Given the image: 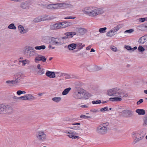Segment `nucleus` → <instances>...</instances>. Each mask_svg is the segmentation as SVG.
Returning a JSON list of instances; mask_svg holds the SVG:
<instances>
[{"label": "nucleus", "instance_id": "nucleus-15", "mask_svg": "<svg viewBox=\"0 0 147 147\" xmlns=\"http://www.w3.org/2000/svg\"><path fill=\"white\" fill-rule=\"evenodd\" d=\"M59 8L65 9L68 8H71L73 6L69 4L65 3H59Z\"/></svg>", "mask_w": 147, "mask_h": 147}, {"label": "nucleus", "instance_id": "nucleus-33", "mask_svg": "<svg viewBox=\"0 0 147 147\" xmlns=\"http://www.w3.org/2000/svg\"><path fill=\"white\" fill-rule=\"evenodd\" d=\"M35 49L37 50H40L41 49H45L46 48L45 45H41L39 46H36L35 47Z\"/></svg>", "mask_w": 147, "mask_h": 147}, {"label": "nucleus", "instance_id": "nucleus-19", "mask_svg": "<svg viewBox=\"0 0 147 147\" xmlns=\"http://www.w3.org/2000/svg\"><path fill=\"white\" fill-rule=\"evenodd\" d=\"M77 31L79 35H83L86 32V30L83 28H78L77 29Z\"/></svg>", "mask_w": 147, "mask_h": 147}, {"label": "nucleus", "instance_id": "nucleus-36", "mask_svg": "<svg viewBox=\"0 0 147 147\" xmlns=\"http://www.w3.org/2000/svg\"><path fill=\"white\" fill-rule=\"evenodd\" d=\"M8 28L11 29L15 30L16 28V27L15 26L14 24L13 23H12L9 25Z\"/></svg>", "mask_w": 147, "mask_h": 147}, {"label": "nucleus", "instance_id": "nucleus-41", "mask_svg": "<svg viewBox=\"0 0 147 147\" xmlns=\"http://www.w3.org/2000/svg\"><path fill=\"white\" fill-rule=\"evenodd\" d=\"M55 43V45H60L64 43V42H61V40H58V41L56 40Z\"/></svg>", "mask_w": 147, "mask_h": 147}, {"label": "nucleus", "instance_id": "nucleus-34", "mask_svg": "<svg viewBox=\"0 0 147 147\" xmlns=\"http://www.w3.org/2000/svg\"><path fill=\"white\" fill-rule=\"evenodd\" d=\"M102 69V67L97 65H95L94 66L93 70L94 71H96L100 70Z\"/></svg>", "mask_w": 147, "mask_h": 147}, {"label": "nucleus", "instance_id": "nucleus-16", "mask_svg": "<svg viewBox=\"0 0 147 147\" xmlns=\"http://www.w3.org/2000/svg\"><path fill=\"white\" fill-rule=\"evenodd\" d=\"M23 76L20 74H18L15 77L16 80H14L15 84L19 83L21 79L23 78Z\"/></svg>", "mask_w": 147, "mask_h": 147}, {"label": "nucleus", "instance_id": "nucleus-45", "mask_svg": "<svg viewBox=\"0 0 147 147\" xmlns=\"http://www.w3.org/2000/svg\"><path fill=\"white\" fill-rule=\"evenodd\" d=\"M134 31V30L133 29H129L128 30H125L124 31V33H131Z\"/></svg>", "mask_w": 147, "mask_h": 147}, {"label": "nucleus", "instance_id": "nucleus-31", "mask_svg": "<svg viewBox=\"0 0 147 147\" xmlns=\"http://www.w3.org/2000/svg\"><path fill=\"white\" fill-rule=\"evenodd\" d=\"M144 137V136H140V138H135L133 142V144H135L137 143L138 142L142 140Z\"/></svg>", "mask_w": 147, "mask_h": 147}, {"label": "nucleus", "instance_id": "nucleus-56", "mask_svg": "<svg viewBox=\"0 0 147 147\" xmlns=\"http://www.w3.org/2000/svg\"><path fill=\"white\" fill-rule=\"evenodd\" d=\"M143 102V100L142 99H140L137 102V104L139 105Z\"/></svg>", "mask_w": 147, "mask_h": 147}, {"label": "nucleus", "instance_id": "nucleus-7", "mask_svg": "<svg viewBox=\"0 0 147 147\" xmlns=\"http://www.w3.org/2000/svg\"><path fill=\"white\" fill-rule=\"evenodd\" d=\"M73 97L76 100H86L90 97L89 96H86L85 94L83 95L75 93H73Z\"/></svg>", "mask_w": 147, "mask_h": 147}, {"label": "nucleus", "instance_id": "nucleus-20", "mask_svg": "<svg viewBox=\"0 0 147 147\" xmlns=\"http://www.w3.org/2000/svg\"><path fill=\"white\" fill-rule=\"evenodd\" d=\"M146 37L145 36H142L140 38L138 42L140 44H142L146 41Z\"/></svg>", "mask_w": 147, "mask_h": 147}, {"label": "nucleus", "instance_id": "nucleus-22", "mask_svg": "<svg viewBox=\"0 0 147 147\" xmlns=\"http://www.w3.org/2000/svg\"><path fill=\"white\" fill-rule=\"evenodd\" d=\"M109 100L113 102L120 101L122 100L121 98L119 97H115L114 98H109Z\"/></svg>", "mask_w": 147, "mask_h": 147}, {"label": "nucleus", "instance_id": "nucleus-29", "mask_svg": "<svg viewBox=\"0 0 147 147\" xmlns=\"http://www.w3.org/2000/svg\"><path fill=\"white\" fill-rule=\"evenodd\" d=\"M27 100H33L35 99V98L31 94H26Z\"/></svg>", "mask_w": 147, "mask_h": 147}, {"label": "nucleus", "instance_id": "nucleus-27", "mask_svg": "<svg viewBox=\"0 0 147 147\" xmlns=\"http://www.w3.org/2000/svg\"><path fill=\"white\" fill-rule=\"evenodd\" d=\"M78 134L74 131V133L73 134L70 135L69 136V137L70 138H74L75 139H78L80 138V137L76 135H78Z\"/></svg>", "mask_w": 147, "mask_h": 147}, {"label": "nucleus", "instance_id": "nucleus-49", "mask_svg": "<svg viewBox=\"0 0 147 147\" xmlns=\"http://www.w3.org/2000/svg\"><path fill=\"white\" fill-rule=\"evenodd\" d=\"M6 83L7 84H15L14 80L11 81L8 80L6 81Z\"/></svg>", "mask_w": 147, "mask_h": 147}, {"label": "nucleus", "instance_id": "nucleus-1", "mask_svg": "<svg viewBox=\"0 0 147 147\" xmlns=\"http://www.w3.org/2000/svg\"><path fill=\"white\" fill-rule=\"evenodd\" d=\"M13 108L10 105H0V114H10L13 113Z\"/></svg>", "mask_w": 147, "mask_h": 147}, {"label": "nucleus", "instance_id": "nucleus-61", "mask_svg": "<svg viewBox=\"0 0 147 147\" xmlns=\"http://www.w3.org/2000/svg\"><path fill=\"white\" fill-rule=\"evenodd\" d=\"M22 100H27V96H26V94L24 96H22Z\"/></svg>", "mask_w": 147, "mask_h": 147}, {"label": "nucleus", "instance_id": "nucleus-14", "mask_svg": "<svg viewBox=\"0 0 147 147\" xmlns=\"http://www.w3.org/2000/svg\"><path fill=\"white\" fill-rule=\"evenodd\" d=\"M84 13L89 16H91L92 15V12L91 9L89 7H87L84 8L82 10Z\"/></svg>", "mask_w": 147, "mask_h": 147}, {"label": "nucleus", "instance_id": "nucleus-51", "mask_svg": "<svg viewBox=\"0 0 147 147\" xmlns=\"http://www.w3.org/2000/svg\"><path fill=\"white\" fill-rule=\"evenodd\" d=\"M111 49L114 52H116L117 50V48L114 46H113L111 47Z\"/></svg>", "mask_w": 147, "mask_h": 147}, {"label": "nucleus", "instance_id": "nucleus-4", "mask_svg": "<svg viewBox=\"0 0 147 147\" xmlns=\"http://www.w3.org/2000/svg\"><path fill=\"white\" fill-rule=\"evenodd\" d=\"M115 96L120 98H125L128 96V94L123 90L117 88Z\"/></svg>", "mask_w": 147, "mask_h": 147}, {"label": "nucleus", "instance_id": "nucleus-37", "mask_svg": "<svg viewBox=\"0 0 147 147\" xmlns=\"http://www.w3.org/2000/svg\"><path fill=\"white\" fill-rule=\"evenodd\" d=\"M107 29V28L106 27L100 28L99 30V32L101 33H104L106 32Z\"/></svg>", "mask_w": 147, "mask_h": 147}, {"label": "nucleus", "instance_id": "nucleus-55", "mask_svg": "<svg viewBox=\"0 0 147 147\" xmlns=\"http://www.w3.org/2000/svg\"><path fill=\"white\" fill-rule=\"evenodd\" d=\"M67 36H66L65 37H61L60 38L58 39V40H61V39H67Z\"/></svg>", "mask_w": 147, "mask_h": 147}, {"label": "nucleus", "instance_id": "nucleus-39", "mask_svg": "<svg viewBox=\"0 0 147 147\" xmlns=\"http://www.w3.org/2000/svg\"><path fill=\"white\" fill-rule=\"evenodd\" d=\"M53 9H56L59 8V4L57 3L56 4H53Z\"/></svg>", "mask_w": 147, "mask_h": 147}, {"label": "nucleus", "instance_id": "nucleus-25", "mask_svg": "<svg viewBox=\"0 0 147 147\" xmlns=\"http://www.w3.org/2000/svg\"><path fill=\"white\" fill-rule=\"evenodd\" d=\"M71 88L70 87L68 88H65L63 91L62 92V94L63 95H67L69 92L71 90Z\"/></svg>", "mask_w": 147, "mask_h": 147}, {"label": "nucleus", "instance_id": "nucleus-44", "mask_svg": "<svg viewBox=\"0 0 147 147\" xmlns=\"http://www.w3.org/2000/svg\"><path fill=\"white\" fill-rule=\"evenodd\" d=\"M56 38L53 37L50 42V43L51 44L53 45H55V42H56V40H55Z\"/></svg>", "mask_w": 147, "mask_h": 147}, {"label": "nucleus", "instance_id": "nucleus-53", "mask_svg": "<svg viewBox=\"0 0 147 147\" xmlns=\"http://www.w3.org/2000/svg\"><path fill=\"white\" fill-rule=\"evenodd\" d=\"M22 62L23 65H25L26 63H28L29 62V61L28 60L25 59V60L22 61Z\"/></svg>", "mask_w": 147, "mask_h": 147}, {"label": "nucleus", "instance_id": "nucleus-10", "mask_svg": "<svg viewBox=\"0 0 147 147\" xmlns=\"http://www.w3.org/2000/svg\"><path fill=\"white\" fill-rule=\"evenodd\" d=\"M36 57L34 59V61L36 63H38V62L39 61H42L43 62H45L47 60V59L45 57V56L40 55L37 53L36 56H34Z\"/></svg>", "mask_w": 147, "mask_h": 147}, {"label": "nucleus", "instance_id": "nucleus-63", "mask_svg": "<svg viewBox=\"0 0 147 147\" xmlns=\"http://www.w3.org/2000/svg\"><path fill=\"white\" fill-rule=\"evenodd\" d=\"M145 21V18H141L140 19V21L141 22H143Z\"/></svg>", "mask_w": 147, "mask_h": 147}, {"label": "nucleus", "instance_id": "nucleus-11", "mask_svg": "<svg viewBox=\"0 0 147 147\" xmlns=\"http://www.w3.org/2000/svg\"><path fill=\"white\" fill-rule=\"evenodd\" d=\"M122 115L127 118L132 117L134 115L133 112L129 110H123L122 112Z\"/></svg>", "mask_w": 147, "mask_h": 147}, {"label": "nucleus", "instance_id": "nucleus-24", "mask_svg": "<svg viewBox=\"0 0 147 147\" xmlns=\"http://www.w3.org/2000/svg\"><path fill=\"white\" fill-rule=\"evenodd\" d=\"M132 137L135 138H136L138 137L143 136L139 132H134L132 134Z\"/></svg>", "mask_w": 147, "mask_h": 147}, {"label": "nucleus", "instance_id": "nucleus-59", "mask_svg": "<svg viewBox=\"0 0 147 147\" xmlns=\"http://www.w3.org/2000/svg\"><path fill=\"white\" fill-rule=\"evenodd\" d=\"M18 28L21 31L23 30V29H24V28L22 25H20L18 26Z\"/></svg>", "mask_w": 147, "mask_h": 147}, {"label": "nucleus", "instance_id": "nucleus-57", "mask_svg": "<svg viewBox=\"0 0 147 147\" xmlns=\"http://www.w3.org/2000/svg\"><path fill=\"white\" fill-rule=\"evenodd\" d=\"M125 48L127 50H131L132 49L131 47L129 46H125Z\"/></svg>", "mask_w": 147, "mask_h": 147}, {"label": "nucleus", "instance_id": "nucleus-6", "mask_svg": "<svg viewBox=\"0 0 147 147\" xmlns=\"http://www.w3.org/2000/svg\"><path fill=\"white\" fill-rule=\"evenodd\" d=\"M37 139L40 141H44L46 140L47 136L46 134L42 131H38L36 134Z\"/></svg>", "mask_w": 147, "mask_h": 147}, {"label": "nucleus", "instance_id": "nucleus-54", "mask_svg": "<svg viewBox=\"0 0 147 147\" xmlns=\"http://www.w3.org/2000/svg\"><path fill=\"white\" fill-rule=\"evenodd\" d=\"M65 79H69L72 78L71 76L67 74H65L64 75Z\"/></svg>", "mask_w": 147, "mask_h": 147}, {"label": "nucleus", "instance_id": "nucleus-38", "mask_svg": "<svg viewBox=\"0 0 147 147\" xmlns=\"http://www.w3.org/2000/svg\"><path fill=\"white\" fill-rule=\"evenodd\" d=\"M41 19L42 21H43L46 20H48L49 19V17L48 16H41Z\"/></svg>", "mask_w": 147, "mask_h": 147}, {"label": "nucleus", "instance_id": "nucleus-47", "mask_svg": "<svg viewBox=\"0 0 147 147\" xmlns=\"http://www.w3.org/2000/svg\"><path fill=\"white\" fill-rule=\"evenodd\" d=\"M80 117L81 118H84L85 119H86L90 118H91V117L90 116H86L83 115H81L80 116Z\"/></svg>", "mask_w": 147, "mask_h": 147}, {"label": "nucleus", "instance_id": "nucleus-52", "mask_svg": "<svg viewBox=\"0 0 147 147\" xmlns=\"http://www.w3.org/2000/svg\"><path fill=\"white\" fill-rule=\"evenodd\" d=\"M28 30L27 29H23V30H21L20 31V33L21 34H24L27 32H28Z\"/></svg>", "mask_w": 147, "mask_h": 147}, {"label": "nucleus", "instance_id": "nucleus-64", "mask_svg": "<svg viewBox=\"0 0 147 147\" xmlns=\"http://www.w3.org/2000/svg\"><path fill=\"white\" fill-rule=\"evenodd\" d=\"M13 98L15 100V101H17L18 100V97L14 96L13 97Z\"/></svg>", "mask_w": 147, "mask_h": 147}, {"label": "nucleus", "instance_id": "nucleus-17", "mask_svg": "<svg viewBox=\"0 0 147 147\" xmlns=\"http://www.w3.org/2000/svg\"><path fill=\"white\" fill-rule=\"evenodd\" d=\"M45 75L47 76L50 78H54L55 77V74L53 71H47Z\"/></svg>", "mask_w": 147, "mask_h": 147}, {"label": "nucleus", "instance_id": "nucleus-18", "mask_svg": "<svg viewBox=\"0 0 147 147\" xmlns=\"http://www.w3.org/2000/svg\"><path fill=\"white\" fill-rule=\"evenodd\" d=\"M76 34V33L75 32H70L64 33V35L67 36L68 38H72L74 35Z\"/></svg>", "mask_w": 147, "mask_h": 147}, {"label": "nucleus", "instance_id": "nucleus-26", "mask_svg": "<svg viewBox=\"0 0 147 147\" xmlns=\"http://www.w3.org/2000/svg\"><path fill=\"white\" fill-rule=\"evenodd\" d=\"M115 34L112 30L106 33V35L108 37H111L115 35Z\"/></svg>", "mask_w": 147, "mask_h": 147}, {"label": "nucleus", "instance_id": "nucleus-48", "mask_svg": "<svg viewBox=\"0 0 147 147\" xmlns=\"http://www.w3.org/2000/svg\"><path fill=\"white\" fill-rule=\"evenodd\" d=\"M101 103V101L99 100H97L96 101H92V104H98Z\"/></svg>", "mask_w": 147, "mask_h": 147}, {"label": "nucleus", "instance_id": "nucleus-8", "mask_svg": "<svg viewBox=\"0 0 147 147\" xmlns=\"http://www.w3.org/2000/svg\"><path fill=\"white\" fill-rule=\"evenodd\" d=\"M104 12L102 9L96 7H92V17H94L98 15L101 14Z\"/></svg>", "mask_w": 147, "mask_h": 147}, {"label": "nucleus", "instance_id": "nucleus-28", "mask_svg": "<svg viewBox=\"0 0 147 147\" xmlns=\"http://www.w3.org/2000/svg\"><path fill=\"white\" fill-rule=\"evenodd\" d=\"M61 98L60 97H55L52 98V100L54 102L58 103L61 101Z\"/></svg>", "mask_w": 147, "mask_h": 147}, {"label": "nucleus", "instance_id": "nucleus-50", "mask_svg": "<svg viewBox=\"0 0 147 147\" xmlns=\"http://www.w3.org/2000/svg\"><path fill=\"white\" fill-rule=\"evenodd\" d=\"M100 111L102 112L105 111H108V108L107 107H105L103 108H101L100 110Z\"/></svg>", "mask_w": 147, "mask_h": 147}, {"label": "nucleus", "instance_id": "nucleus-2", "mask_svg": "<svg viewBox=\"0 0 147 147\" xmlns=\"http://www.w3.org/2000/svg\"><path fill=\"white\" fill-rule=\"evenodd\" d=\"M23 53L27 57H30L36 56V53L34 48L30 46H27L25 47L23 50Z\"/></svg>", "mask_w": 147, "mask_h": 147}, {"label": "nucleus", "instance_id": "nucleus-30", "mask_svg": "<svg viewBox=\"0 0 147 147\" xmlns=\"http://www.w3.org/2000/svg\"><path fill=\"white\" fill-rule=\"evenodd\" d=\"M63 132L65 133L69 134V135H67L68 137H69V136H70V135L73 134H74V131H68L67 130H64Z\"/></svg>", "mask_w": 147, "mask_h": 147}, {"label": "nucleus", "instance_id": "nucleus-23", "mask_svg": "<svg viewBox=\"0 0 147 147\" xmlns=\"http://www.w3.org/2000/svg\"><path fill=\"white\" fill-rule=\"evenodd\" d=\"M136 112L139 115H144L145 113V110L143 109H137L136 110Z\"/></svg>", "mask_w": 147, "mask_h": 147}, {"label": "nucleus", "instance_id": "nucleus-13", "mask_svg": "<svg viewBox=\"0 0 147 147\" xmlns=\"http://www.w3.org/2000/svg\"><path fill=\"white\" fill-rule=\"evenodd\" d=\"M60 23L58 22L50 26V29L55 30L61 28Z\"/></svg>", "mask_w": 147, "mask_h": 147}, {"label": "nucleus", "instance_id": "nucleus-43", "mask_svg": "<svg viewBox=\"0 0 147 147\" xmlns=\"http://www.w3.org/2000/svg\"><path fill=\"white\" fill-rule=\"evenodd\" d=\"M45 7H46L48 9H53V6L52 4H50L48 5L47 6H46Z\"/></svg>", "mask_w": 147, "mask_h": 147}, {"label": "nucleus", "instance_id": "nucleus-9", "mask_svg": "<svg viewBox=\"0 0 147 147\" xmlns=\"http://www.w3.org/2000/svg\"><path fill=\"white\" fill-rule=\"evenodd\" d=\"M32 4V2L31 1L28 0L22 2L20 6L22 9H27L29 8Z\"/></svg>", "mask_w": 147, "mask_h": 147}, {"label": "nucleus", "instance_id": "nucleus-62", "mask_svg": "<svg viewBox=\"0 0 147 147\" xmlns=\"http://www.w3.org/2000/svg\"><path fill=\"white\" fill-rule=\"evenodd\" d=\"M17 93L18 95H20L21 94H22V91L20 90H18L17 92Z\"/></svg>", "mask_w": 147, "mask_h": 147}, {"label": "nucleus", "instance_id": "nucleus-3", "mask_svg": "<svg viewBox=\"0 0 147 147\" xmlns=\"http://www.w3.org/2000/svg\"><path fill=\"white\" fill-rule=\"evenodd\" d=\"M74 93L80 94H85L86 96H91L90 94L87 92L84 89L79 87H75L74 89Z\"/></svg>", "mask_w": 147, "mask_h": 147}, {"label": "nucleus", "instance_id": "nucleus-12", "mask_svg": "<svg viewBox=\"0 0 147 147\" xmlns=\"http://www.w3.org/2000/svg\"><path fill=\"white\" fill-rule=\"evenodd\" d=\"M117 88H113L107 91V94L109 96H115L116 93V90Z\"/></svg>", "mask_w": 147, "mask_h": 147}, {"label": "nucleus", "instance_id": "nucleus-42", "mask_svg": "<svg viewBox=\"0 0 147 147\" xmlns=\"http://www.w3.org/2000/svg\"><path fill=\"white\" fill-rule=\"evenodd\" d=\"M138 50L140 52H142L144 51V48L141 46H139L138 47Z\"/></svg>", "mask_w": 147, "mask_h": 147}, {"label": "nucleus", "instance_id": "nucleus-40", "mask_svg": "<svg viewBox=\"0 0 147 147\" xmlns=\"http://www.w3.org/2000/svg\"><path fill=\"white\" fill-rule=\"evenodd\" d=\"M45 69L43 68L40 69L38 72V74L39 75H41L45 73Z\"/></svg>", "mask_w": 147, "mask_h": 147}, {"label": "nucleus", "instance_id": "nucleus-35", "mask_svg": "<svg viewBox=\"0 0 147 147\" xmlns=\"http://www.w3.org/2000/svg\"><path fill=\"white\" fill-rule=\"evenodd\" d=\"M33 21L35 23H37L42 21L41 16L38 17L34 18Z\"/></svg>", "mask_w": 147, "mask_h": 147}, {"label": "nucleus", "instance_id": "nucleus-32", "mask_svg": "<svg viewBox=\"0 0 147 147\" xmlns=\"http://www.w3.org/2000/svg\"><path fill=\"white\" fill-rule=\"evenodd\" d=\"M66 21L59 22L60 25L61 26V28H63L68 27L67 25V23H66Z\"/></svg>", "mask_w": 147, "mask_h": 147}, {"label": "nucleus", "instance_id": "nucleus-60", "mask_svg": "<svg viewBox=\"0 0 147 147\" xmlns=\"http://www.w3.org/2000/svg\"><path fill=\"white\" fill-rule=\"evenodd\" d=\"M100 125H102L103 126H104V127H107V126L109 125V123L108 122H106L100 124Z\"/></svg>", "mask_w": 147, "mask_h": 147}, {"label": "nucleus", "instance_id": "nucleus-58", "mask_svg": "<svg viewBox=\"0 0 147 147\" xmlns=\"http://www.w3.org/2000/svg\"><path fill=\"white\" fill-rule=\"evenodd\" d=\"M76 18L75 17H72L71 16H68L65 17L64 19H74Z\"/></svg>", "mask_w": 147, "mask_h": 147}, {"label": "nucleus", "instance_id": "nucleus-21", "mask_svg": "<svg viewBox=\"0 0 147 147\" xmlns=\"http://www.w3.org/2000/svg\"><path fill=\"white\" fill-rule=\"evenodd\" d=\"M76 47V44L73 43L69 45L67 48L69 50H73L75 49Z\"/></svg>", "mask_w": 147, "mask_h": 147}, {"label": "nucleus", "instance_id": "nucleus-46", "mask_svg": "<svg viewBox=\"0 0 147 147\" xmlns=\"http://www.w3.org/2000/svg\"><path fill=\"white\" fill-rule=\"evenodd\" d=\"M147 125V115H146L144 119V123L143 124V125Z\"/></svg>", "mask_w": 147, "mask_h": 147}, {"label": "nucleus", "instance_id": "nucleus-5", "mask_svg": "<svg viewBox=\"0 0 147 147\" xmlns=\"http://www.w3.org/2000/svg\"><path fill=\"white\" fill-rule=\"evenodd\" d=\"M96 131L98 134L104 135L107 133L108 129L107 127H105L102 125L100 124L97 127Z\"/></svg>", "mask_w": 147, "mask_h": 147}]
</instances>
